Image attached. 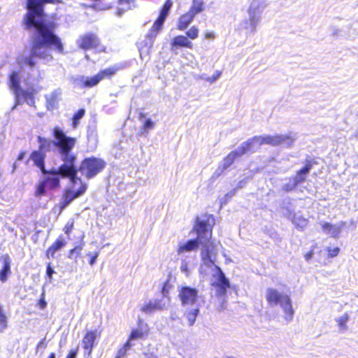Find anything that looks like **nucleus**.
<instances>
[{
    "instance_id": "1",
    "label": "nucleus",
    "mask_w": 358,
    "mask_h": 358,
    "mask_svg": "<svg viewBox=\"0 0 358 358\" xmlns=\"http://www.w3.org/2000/svg\"><path fill=\"white\" fill-rule=\"evenodd\" d=\"M52 55L45 50L34 53L31 48L29 54H21L16 57L15 63L11 65L8 74V87L15 97V104L22 105L24 99L20 92V84L26 86L32 85L34 82H39L41 79V73L37 66V59H41L46 62L52 59Z\"/></svg>"
},
{
    "instance_id": "2",
    "label": "nucleus",
    "mask_w": 358,
    "mask_h": 358,
    "mask_svg": "<svg viewBox=\"0 0 358 358\" xmlns=\"http://www.w3.org/2000/svg\"><path fill=\"white\" fill-rule=\"evenodd\" d=\"M58 0H41L40 12L34 15L33 27L29 30L32 34L31 48H34V53L43 50L50 53L52 47L59 52L63 51L59 38L54 34L52 28L45 22L43 14L45 3H55Z\"/></svg>"
},
{
    "instance_id": "3",
    "label": "nucleus",
    "mask_w": 358,
    "mask_h": 358,
    "mask_svg": "<svg viewBox=\"0 0 358 358\" xmlns=\"http://www.w3.org/2000/svg\"><path fill=\"white\" fill-rule=\"evenodd\" d=\"M52 135L55 141L41 137H37V141L39 143L38 150L43 153L50 152L52 146L55 145L59 150L62 160L64 164L60 166V171L66 173L71 169L70 164L76 161V156L71 153V150L75 146L76 138L67 136L64 131L59 127H55L52 130Z\"/></svg>"
},
{
    "instance_id": "4",
    "label": "nucleus",
    "mask_w": 358,
    "mask_h": 358,
    "mask_svg": "<svg viewBox=\"0 0 358 358\" xmlns=\"http://www.w3.org/2000/svg\"><path fill=\"white\" fill-rule=\"evenodd\" d=\"M295 140L292 135H275L265 136H255L248 139L238 148V152L243 155L256 152L263 144L271 145H282L289 147Z\"/></svg>"
},
{
    "instance_id": "5",
    "label": "nucleus",
    "mask_w": 358,
    "mask_h": 358,
    "mask_svg": "<svg viewBox=\"0 0 358 358\" xmlns=\"http://www.w3.org/2000/svg\"><path fill=\"white\" fill-rule=\"evenodd\" d=\"M178 297L185 310L184 314L188 320L189 326H193L200 311L198 289L182 286L179 290Z\"/></svg>"
},
{
    "instance_id": "6",
    "label": "nucleus",
    "mask_w": 358,
    "mask_h": 358,
    "mask_svg": "<svg viewBox=\"0 0 358 358\" xmlns=\"http://www.w3.org/2000/svg\"><path fill=\"white\" fill-rule=\"evenodd\" d=\"M210 220H213L212 216H205L204 218L197 217L196 224L194 229L196 231L197 239L202 245L201 258L203 262L206 264H212L211 253L213 250V243L210 241L211 238V231H209L210 228Z\"/></svg>"
},
{
    "instance_id": "7",
    "label": "nucleus",
    "mask_w": 358,
    "mask_h": 358,
    "mask_svg": "<svg viewBox=\"0 0 358 358\" xmlns=\"http://www.w3.org/2000/svg\"><path fill=\"white\" fill-rule=\"evenodd\" d=\"M72 170L67 173H62L60 171V166L58 169H52L37 185L36 195L37 196H43L48 189H52L58 187L60 185L59 176L62 178H72L73 176L77 174V168L75 166V162H72L70 164Z\"/></svg>"
},
{
    "instance_id": "8",
    "label": "nucleus",
    "mask_w": 358,
    "mask_h": 358,
    "mask_svg": "<svg viewBox=\"0 0 358 358\" xmlns=\"http://www.w3.org/2000/svg\"><path fill=\"white\" fill-rule=\"evenodd\" d=\"M69 179L72 182V186L66 189L63 195V201L61 206L62 208H66L74 199L82 196L87 189V185L83 183L81 179L77 177V174L73 176L72 178H69Z\"/></svg>"
},
{
    "instance_id": "9",
    "label": "nucleus",
    "mask_w": 358,
    "mask_h": 358,
    "mask_svg": "<svg viewBox=\"0 0 358 358\" xmlns=\"http://www.w3.org/2000/svg\"><path fill=\"white\" fill-rule=\"evenodd\" d=\"M116 71L114 68L106 69L92 77L79 76L73 79L75 86L78 87H92L96 85L105 77L113 75Z\"/></svg>"
},
{
    "instance_id": "10",
    "label": "nucleus",
    "mask_w": 358,
    "mask_h": 358,
    "mask_svg": "<svg viewBox=\"0 0 358 358\" xmlns=\"http://www.w3.org/2000/svg\"><path fill=\"white\" fill-rule=\"evenodd\" d=\"M105 162L95 157L87 158L82 162L80 166L81 173L87 178H92L103 170Z\"/></svg>"
},
{
    "instance_id": "11",
    "label": "nucleus",
    "mask_w": 358,
    "mask_h": 358,
    "mask_svg": "<svg viewBox=\"0 0 358 358\" xmlns=\"http://www.w3.org/2000/svg\"><path fill=\"white\" fill-rule=\"evenodd\" d=\"M159 31V30L155 29L152 27L145 38L138 43V51L141 59H149L151 49Z\"/></svg>"
},
{
    "instance_id": "12",
    "label": "nucleus",
    "mask_w": 358,
    "mask_h": 358,
    "mask_svg": "<svg viewBox=\"0 0 358 358\" xmlns=\"http://www.w3.org/2000/svg\"><path fill=\"white\" fill-rule=\"evenodd\" d=\"M215 277L216 280L212 282V286L215 289L216 296L222 298L225 296L227 290L230 287L229 281L220 268H217Z\"/></svg>"
},
{
    "instance_id": "13",
    "label": "nucleus",
    "mask_w": 358,
    "mask_h": 358,
    "mask_svg": "<svg viewBox=\"0 0 358 358\" xmlns=\"http://www.w3.org/2000/svg\"><path fill=\"white\" fill-rule=\"evenodd\" d=\"M170 299L163 295L159 299L150 300L141 307V310L145 314H151L155 311L167 308Z\"/></svg>"
},
{
    "instance_id": "14",
    "label": "nucleus",
    "mask_w": 358,
    "mask_h": 358,
    "mask_svg": "<svg viewBox=\"0 0 358 358\" xmlns=\"http://www.w3.org/2000/svg\"><path fill=\"white\" fill-rule=\"evenodd\" d=\"M40 5L41 0H27L26 5L27 13L23 20L24 26L26 29L31 30L34 15L40 12Z\"/></svg>"
},
{
    "instance_id": "15",
    "label": "nucleus",
    "mask_w": 358,
    "mask_h": 358,
    "mask_svg": "<svg viewBox=\"0 0 358 358\" xmlns=\"http://www.w3.org/2000/svg\"><path fill=\"white\" fill-rule=\"evenodd\" d=\"M289 297V295L280 292L275 288H268L265 292L266 300L271 306L280 305Z\"/></svg>"
},
{
    "instance_id": "16",
    "label": "nucleus",
    "mask_w": 358,
    "mask_h": 358,
    "mask_svg": "<svg viewBox=\"0 0 358 358\" xmlns=\"http://www.w3.org/2000/svg\"><path fill=\"white\" fill-rule=\"evenodd\" d=\"M99 38L93 34H86L78 41L79 46L83 49L96 48L99 44Z\"/></svg>"
},
{
    "instance_id": "17",
    "label": "nucleus",
    "mask_w": 358,
    "mask_h": 358,
    "mask_svg": "<svg viewBox=\"0 0 358 358\" xmlns=\"http://www.w3.org/2000/svg\"><path fill=\"white\" fill-rule=\"evenodd\" d=\"M323 232L327 235H330L331 237H337L341 231L342 228L345 225V222H340L336 224H331L329 222L320 223Z\"/></svg>"
},
{
    "instance_id": "18",
    "label": "nucleus",
    "mask_w": 358,
    "mask_h": 358,
    "mask_svg": "<svg viewBox=\"0 0 358 358\" xmlns=\"http://www.w3.org/2000/svg\"><path fill=\"white\" fill-rule=\"evenodd\" d=\"M172 7V1L171 0H166L165 3L164 4L159 15L156 21L154 22L152 27L155 29L161 30L162 27L164 23L166 18L167 17Z\"/></svg>"
},
{
    "instance_id": "19",
    "label": "nucleus",
    "mask_w": 358,
    "mask_h": 358,
    "mask_svg": "<svg viewBox=\"0 0 358 358\" xmlns=\"http://www.w3.org/2000/svg\"><path fill=\"white\" fill-rule=\"evenodd\" d=\"M172 7V1L171 0H166L165 3L164 4L159 15L156 21L154 22L152 27L155 29L161 30L162 27L164 23L166 18L167 17Z\"/></svg>"
},
{
    "instance_id": "20",
    "label": "nucleus",
    "mask_w": 358,
    "mask_h": 358,
    "mask_svg": "<svg viewBox=\"0 0 358 358\" xmlns=\"http://www.w3.org/2000/svg\"><path fill=\"white\" fill-rule=\"evenodd\" d=\"M200 244V241L197 238L189 240L184 243H180L177 250L178 255L180 257H186L185 256V252L196 250Z\"/></svg>"
},
{
    "instance_id": "21",
    "label": "nucleus",
    "mask_w": 358,
    "mask_h": 358,
    "mask_svg": "<svg viewBox=\"0 0 358 358\" xmlns=\"http://www.w3.org/2000/svg\"><path fill=\"white\" fill-rule=\"evenodd\" d=\"M267 6L266 0H252L248 9V14H251L261 19V15Z\"/></svg>"
},
{
    "instance_id": "22",
    "label": "nucleus",
    "mask_w": 358,
    "mask_h": 358,
    "mask_svg": "<svg viewBox=\"0 0 358 358\" xmlns=\"http://www.w3.org/2000/svg\"><path fill=\"white\" fill-rule=\"evenodd\" d=\"M36 82H34L32 85L27 87V89H22L20 87V92L22 94L24 101L30 106L36 107L35 106V94L36 93V90L34 89L33 85Z\"/></svg>"
},
{
    "instance_id": "23",
    "label": "nucleus",
    "mask_w": 358,
    "mask_h": 358,
    "mask_svg": "<svg viewBox=\"0 0 358 358\" xmlns=\"http://www.w3.org/2000/svg\"><path fill=\"white\" fill-rule=\"evenodd\" d=\"M248 18L245 19L242 23L241 26L243 29H245L248 32L255 34L256 31L257 27L261 19L257 17V16L252 15L251 14H248Z\"/></svg>"
},
{
    "instance_id": "24",
    "label": "nucleus",
    "mask_w": 358,
    "mask_h": 358,
    "mask_svg": "<svg viewBox=\"0 0 358 358\" xmlns=\"http://www.w3.org/2000/svg\"><path fill=\"white\" fill-rule=\"evenodd\" d=\"M96 336V331H90L84 336L83 339V345L85 349V355L87 354V355H90Z\"/></svg>"
},
{
    "instance_id": "25",
    "label": "nucleus",
    "mask_w": 358,
    "mask_h": 358,
    "mask_svg": "<svg viewBox=\"0 0 358 358\" xmlns=\"http://www.w3.org/2000/svg\"><path fill=\"white\" fill-rule=\"evenodd\" d=\"M45 154L41 150H34L30 155V159H31L35 165L38 167L43 173H46L45 170Z\"/></svg>"
},
{
    "instance_id": "26",
    "label": "nucleus",
    "mask_w": 358,
    "mask_h": 358,
    "mask_svg": "<svg viewBox=\"0 0 358 358\" xmlns=\"http://www.w3.org/2000/svg\"><path fill=\"white\" fill-rule=\"evenodd\" d=\"M279 306L283 311L284 318L287 322H290L292 321L294 315V310L292 307L290 296Z\"/></svg>"
},
{
    "instance_id": "27",
    "label": "nucleus",
    "mask_w": 358,
    "mask_h": 358,
    "mask_svg": "<svg viewBox=\"0 0 358 358\" xmlns=\"http://www.w3.org/2000/svg\"><path fill=\"white\" fill-rule=\"evenodd\" d=\"M3 259V267L0 270V280L4 282L7 280L8 275L11 273L10 265L11 259L8 255H4L2 256Z\"/></svg>"
},
{
    "instance_id": "28",
    "label": "nucleus",
    "mask_w": 358,
    "mask_h": 358,
    "mask_svg": "<svg viewBox=\"0 0 358 358\" xmlns=\"http://www.w3.org/2000/svg\"><path fill=\"white\" fill-rule=\"evenodd\" d=\"M66 244V241L60 236L52 245L47 250L46 256L48 258H54L55 254L60 250Z\"/></svg>"
},
{
    "instance_id": "29",
    "label": "nucleus",
    "mask_w": 358,
    "mask_h": 358,
    "mask_svg": "<svg viewBox=\"0 0 358 358\" xmlns=\"http://www.w3.org/2000/svg\"><path fill=\"white\" fill-rule=\"evenodd\" d=\"M238 149L237 148L234 151H231L223 160L222 164L220 166L218 170H220V173L229 168L235 161L237 157H241Z\"/></svg>"
},
{
    "instance_id": "30",
    "label": "nucleus",
    "mask_w": 358,
    "mask_h": 358,
    "mask_svg": "<svg viewBox=\"0 0 358 358\" xmlns=\"http://www.w3.org/2000/svg\"><path fill=\"white\" fill-rule=\"evenodd\" d=\"M61 94V90L57 89L52 92L50 94L45 95L46 105L48 110H52L55 108Z\"/></svg>"
},
{
    "instance_id": "31",
    "label": "nucleus",
    "mask_w": 358,
    "mask_h": 358,
    "mask_svg": "<svg viewBox=\"0 0 358 358\" xmlns=\"http://www.w3.org/2000/svg\"><path fill=\"white\" fill-rule=\"evenodd\" d=\"M171 46L172 48H187L191 49L193 47V44L187 36L180 35L173 38L171 42Z\"/></svg>"
},
{
    "instance_id": "32",
    "label": "nucleus",
    "mask_w": 358,
    "mask_h": 358,
    "mask_svg": "<svg viewBox=\"0 0 358 358\" xmlns=\"http://www.w3.org/2000/svg\"><path fill=\"white\" fill-rule=\"evenodd\" d=\"M194 16L191 14L189 11L182 15L178 20L177 28L178 29L182 31L185 30L189 24L193 21Z\"/></svg>"
},
{
    "instance_id": "33",
    "label": "nucleus",
    "mask_w": 358,
    "mask_h": 358,
    "mask_svg": "<svg viewBox=\"0 0 358 358\" xmlns=\"http://www.w3.org/2000/svg\"><path fill=\"white\" fill-rule=\"evenodd\" d=\"M148 327L146 324L140 325L137 329H133L128 341L131 343L132 340L143 338L148 334Z\"/></svg>"
},
{
    "instance_id": "34",
    "label": "nucleus",
    "mask_w": 358,
    "mask_h": 358,
    "mask_svg": "<svg viewBox=\"0 0 358 358\" xmlns=\"http://www.w3.org/2000/svg\"><path fill=\"white\" fill-rule=\"evenodd\" d=\"M312 165L310 163H307L303 168L297 171L296 176L292 178V179L297 185L302 183L305 181L306 176L310 171Z\"/></svg>"
},
{
    "instance_id": "35",
    "label": "nucleus",
    "mask_w": 358,
    "mask_h": 358,
    "mask_svg": "<svg viewBox=\"0 0 358 358\" xmlns=\"http://www.w3.org/2000/svg\"><path fill=\"white\" fill-rule=\"evenodd\" d=\"M349 320L350 315L347 313H344L341 315L335 318V321L338 324V329L340 333H344L348 330L347 323Z\"/></svg>"
},
{
    "instance_id": "36",
    "label": "nucleus",
    "mask_w": 358,
    "mask_h": 358,
    "mask_svg": "<svg viewBox=\"0 0 358 358\" xmlns=\"http://www.w3.org/2000/svg\"><path fill=\"white\" fill-rule=\"evenodd\" d=\"M205 9V3L203 0H192L189 12L194 17L202 13Z\"/></svg>"
},
{
    "instance_id": "37",
    "label": "nucleus",
    "mask_w": 358,
    "mask_h": 358,
    "mask_svg": "<svg viewBox=\"0 0 358 358\" xmlns=\"http://www.w3.org/2000/svg\"><path fill=\"white\" fill-rule=\"evenodd\" d=\"M134 0H119L120 8H117L116 15L121 16L124 12L130 10L134 6Z\"/></svg>"
},
{
    "instance_id": "38",
    "label": "nucleus",
    "mask_w": 358,
    "mask_h": 358,
    "mask_svg": "<svg viewBox=\"0 0 358 358\" xmlns=\"http://www.w3.org/2000/svg\"><path fill=\"white\" fill-rule=\"evenodd\" d=\"M8 327V317L0 304V333L3 332Z\"/></svg>"
},
{
    "instance_id": "39",
    "label": "nucleus",
    "mask_w": 358,
    "mask_h": 358,
    "mask_svg": "<svg viewBox=\"0 0 358 358\" xmlns=\"http://www.w3.org/2000/svg\"><path fill=\"white\" fill-rule=\"evenodd\" d=\"M292 222L297 229L303 230L307 227L308 221L301 216H294Z\"/></svg>"
},
{
    "instance_id": "40",
    "label": "nucleus",
    "mask_w": 358,
    "mask_h": 358,
    "mask_svg": "<svg viewBox=\"0 0 358 358\" xmlns=\"http://www.w3.org/2000/svg\"><path fill=\"white\" fill-rule=\"evenodd\" d=\"M85 113V110L83 108L78 110V111L73 115L72 119V126L73 128H76L79 124V120L83 118Z\"/></svg>"
},
{
    "instance_id": "41",
    "label": "nucleus",
    "mask_w": 358,
    "mask_h": 358,
    "mask_svg": "<svg viewBox=\"0 0 358 358\" xmlns=\"http://www.w3.org/2000/svg\"><path fill=\"white\" fill-rule=\"evenodd\" d=\"M132 344L129 342V341H127L124 343V346L118 350L115 358L124 357L126 355L127 350H129Z\"/></svg>"
},
{
    "instance_id": "42",
    "label": "nucleus",
    "mask_w": 358,
    "mask_h": 358,
    "mask_svg": "<svg viewBox=\"0 0 358 358\" xmlns=\"http://www.w3.org/2000/svg\"><path fill=\"white\" fill-rule=\"evenodd\" d=\"M83 248V245L80 244V245H77L76 247H75L73 249H71L69 253V256H68L69 258L76 259L80 255Z\"/></svg>"
},
{
    "instance_id": "43",
    "label": "nucleus",
    "mask_w": 358,
    "mask_h": 358,
    "mask_svg": "<svg viewBox=\"0 0 358 358\" xmlns=\"http://www.w3.org/2000/svg\"><path fill=\"white\" fill-rule=\"evenodd\" d=\"M187 37L194 40L199 36V29L196 27L192 26L187 31H186Z\"/></svg>"
},
{
    "instance_id": "44",
    "label": "nucleus",
    "mask_w": 358,
    "mask_h": 358,
    "mask_svg": "<svg viewBox=\"0 0 358 358\" xmlns=\"http://www.w3.org/2000/svg\"><path fill=\"white\" fill-rule=\"evenodd\" d=\"M155 122L150 119H147L143 124L142 134H147L149 130L154 128Z\"/></svg>"
},
{
    "instance_id": "45",
    "label": "nucleus",
    "mask_w": 358,
    "mask_h": 358,
    "mask_svg": "<svg viewBox=\"0 0 358 358\" xmlns=\"http://www.w3.org/2000/svg\"><path fill=\"white\" fill-rule=\"evenodd\" d=\"M298 185L296 182L292 179H289V182L284 184L282 186V189L285 192H290L293 190Z\"/></svg>"
},
{
    "instance_id": "46",
    "label": "nucleus",
    "mask_w": 358,
    "mask_h": 358,
    "mask_svg": "<svg viewBox=\"0 0 358 358\" xmlns=\"http://www.w3.org/2000/svg\"><path fill=\"white\" fill-rule=\"evenodd\" d=\"M185 258V257H180L181 265H180V268L182 273H185L187 275L189 274L188 264Z\"/></svg>"
},
{
    "instance_id": "47",
    "label": "nucleus",
    "mask_w": 358,
    "mask_h": 358,
    "mask_svg": "<svg viewBox=\"0 0 358 358\" xmlns=\"http://www.w3.org/2000/svg\"><path fill=\"white\" fill-rule=\"evenodd\" d=\"M327 252L329 253V256L330 257H336L339 252H340V249L338 247H336V248H331L329 247L327 248Z\"/></svg>"
},
{
    "instance_id": "48",
    "label": "nucleus",
    "mask_w": 358,
    "mask_h": 358,
    "mask_svg": "<svg viewBox=\"0 0 358 358\" xmlns=\"http://www.w3.org/2000/svg\"><path fill=\"white\" fill-rule=\"evenodd\" d=\"M221 76V72L217 71L213 76L205 78V80L208 81L211 83L215 82Z\"/></svg>"
},
{
    "instance_id": "49",
    "label": "nucleus",
    "mask_w": 358,
    "mask_h": 358,
    "mask_svg": "<svg viewBox=\"0 0 358 358\" xmlns=\"http://www.w3.org/2000/svg\"><path fill=\"white\" fill-rule=\"evenodd\" d=\"M73 227V222H68L64 228V231L66 234L69 235Z\"/></svg>"
},
{
    "instance_id": "50",
    "label": "nucleus",
    "mask_w": 358,
    "mask_h": 358,
    "mask_svg": "<svg viewBox=\"0 0 358 358\" xmlns=\"http://www.w3.org/2000/svg\"><path fill=\"white\" fill-rule=\"evenodd\" d=\"M55 273L54 269L52 268L50 263H48L46 268V274L50 279L52 278V274Z\"/></svg>"
},
{
    "instance_id": "51",
    "label": "nucleus",
    "mask_w": 358,
    "mask_h": 358,
    "mask_svg": "<svg viewBox=\"0 0 358 358\" xmlns=\"http://www.w3.org/2000/svg\"><path fill=\"white\" fill-rule=\"evenodd\" d=\"M313 251L311 250L309 252L306 253L305 255H304V257H305V259L308 262L310 259H312L313 256Z\"/></svg>"
},
{
    "instance_id": "52",
    "label": "nucleus",
    "mask_w": 358,
    "mask_h": 358,
    "mask_svg": "<svg viewBox=\"0 0 358 358\" xmlns=\"http://www.w3.org/2000/svg\"><path fill=\"white\" fill-rule=\"evenodd\" d=\"M98 256H99V253H98V252H96L94 256H92V257H91V259H90V264L91 266H92V265L95 263V262H96V259H97Z\"/></svg>"
},
{
    "instance_id": "53",
    "label": "nucleus",
    "mask_w": 358,
    "mask_h": 358,
    "mask_svg": "<svg viewBox=\"0 0 358 358\" xmlns=\"http://www.w3.org/2000/svg\"><path fill=\"white\" fill-rule=\"evenodd\" d=\"M66 358H76V352L73 350H71Z\"/></svg>"
},
{
    "instance_id": "54",
    "label": "nucleus",
    "mask_w": 358,
    "mask_h": 358,
    "mask_svg": "<svg viewBox=\"0 0 358 358\" xmlns=\"http://www.w3.org/2000/svg\"><path fill=\"white\" fill-rule=\"evenodd\" d=\"M146 358H157V355L155 352H148L145 354Z\"/></svg>"
},
{
    "instance_id": "55",
    "label": "nucleus",
    "mask_w": 358,
    "mask_h": 358,
    "mask_svg": "<svg viewBox=\"0 0 358 358\" xmlns=\"http://www.w3.org/2000/svg\"><path fill=\"white\" fill-rule=\"evenodd\" d=\"M206 38H214V34L213 32H207L205 35Z\"/></svg>"
},
{
    "instance_id": "56",
    "label": "nucleus",
    "mask_w": 358,
    "mask_h": 358,
    "mask_svg": "<svg viewBox=\"0 0 358 358\" xmlns=\"http://www.w3.org/2000/svg\"><path fill=\"white\" fill-rule=\"evenodd\" d=\"M235 194V190L231 191L225 195L226 198H231Z\"/></svg>"
},
{
    "instance_id": "57",
    "label": "nucleus",
    "mask_w": 358,
    "mask_h": 358,
    "mask_svg": "<svg viewBox=\"0 0 358 358\" xmlns=\"http://www.w3.org/2000/svg\"><path fill=\"white\" fill-rule=\"evenodd\" d=\"M24 155H25V152H22L17 157V160L18 161H21L24 159Z\"/></svg>"
},
{
    "instance_id": "58",
    "label": "nucleus",
    "mask_w": 358,
    "mask_h": 358,
    "mask_svg": "<svg viewBox=\"0 0 358 358\" xmlns=\"http://www.w3.org/2000/svg\"><path fill=\"white\" fill-rule=\"evenodd\" d=\"M44 341H45V340H44V339H43V340H41V341L38 343V344L37 345V348H41V346H43V344H44Z\"/></svg>"
},
{
    "instance_id": "59",
    "label": "nucleus",
    "mask_w": 358,
    "mask_h": 358,
    "mask_svg": "<svg viewBox=\"0 0 358 358\" xmlns=\"http://www.w3.org/2000/svg\"><path fill=\"white\" fill-rule=\"evenodd\" d=\"M48 358H56L55 354L54 352H51Z\"/></svg>"
},
{
    "instance_id": "60",
    "label": "nucleus",
    "mask_w": 358,
    "mask_h": 358,
    "mask_svg": "<svg viewBox=\"0 0 358 358\" xmlns=\"http://www.w3.org/2000/svg\"><path fill=\"white\" fill-rule=\"evenodd\" d=\"M16 169V163L15 162L13 165V170H12V173H14V171H15Z\"/></svg>"
},
{
    "instance_id": "61",
    "label": "nucleus",
    "mask_w": 358,
    "mask_h": 358,
    "mask_svg": "<svg viewBox=\"0 0 358 358\" xmlns=\"http://www.w3.org/2000/svg\"><path fill=\"white\" fill-rule=\"evenodd\" d=\"M17 107V106H15V104L14 103L13 106V107H12V108H11V111H13L14 110H15Z\"/></svg>"
},
{
    "instance_id": "62",
    "label": "nucleus",
    "mask_w": 358,
    "mask_h": 358,
    "mask_svg": "<svg viewBox=\"0 0 358 358\" xmlns=\"http://www.w3.org/2000/svg\"><path fill=\"white\" fill-rule=\"evenodd\" d=\"M201 78H202V79L205 80V78H208V77H207L206 75H202V76H201Z\"/></svg>"
}]
</instances>
